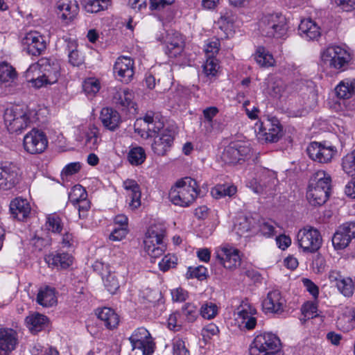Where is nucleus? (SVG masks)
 I'll list each match as a JSON object with an SVG mask.
<instances>
[{
	"label": "nucleus",
	"instance_id": "obj_1",
	"mask_svg": "<svg viewBox=\"0 0 355 355\" xmlns=\"http://www.w3.org/2000/svg\"><path fill=\"white\" fill-rule=\"evenodd\" d=\"M331 177L324 171H318L310 178L306 198L314 206L323 205L328 199L331 189Z\"/></svg>",
	"mask_w": 355,
	"mask_h": 355
},
{
	"label": "nucleus",
	"instance_id": "obj_2",
	"mask_svg": "<svg viewBox=\"0 0 355 355\" xmlns=\"http://www.w3.org/2000/svg\"><path fill=\"white\" fill-rule=\"evenodd\" d=\"M321 64L334 71H345L350 63L352 56L348 50L338 45H329L321 50Z\"/></svg>",
	"mask_w": 355,
	"mask_h": 355
},
{
	"label": "nucleus",
	"instance_id": "obj_3",
	"mask_svg": "<svg viewBox=\"0 0 355 355\" xmlns=\"http://www.w3.org/2000/svg\"><path fill=\"white\" fill-rule=\"evenodd\" d=\"M198 195L196 181L187 177L177 182L169 193L171 201L175 205L186 207L191 205Z\"/></svg>",
	"mask_w": 355,
	"mask_h": 355
},
{
	"label": "nucleus",
	"instance_id": "obj_4",
	"mask_svg": "<svg viewBox=\"0 0 355 355\" xmlns=\"http://www.w3.org/2000/svg\"><path fill=\"white\" fill-rule=\"evenodd\" d=\"M259 31L265 37L282 38L287 33L286 18L281 13H270L262 16L259 24Z\"/></svg>",
	"mask_w": 355,
	"mask_h": 355
},
{
	"label": "nucleus",
	"instance_id": "obj_5",
	"mask_svg": "<svg viewBox=\"0 0 355 355\" xmlns=\"http://www.w3.org/2000/svg\"><path fill=\"white\" fill-rule=\"evenodd\" d=\"M144 250L152 259L164 254L166 250L165 230L160 225L150 226L146 234Z\"/></svg>",
	"mask_w": 355,
	"mask_h": 355
},
{
	"label": "nucleus",
	"instance_id": "obj_6",
	"mask_svg": "<svg viewBox=\"0 0 355 355\" xmlns=\"http://www.w3.org/2000/svg\"><path fill=\"white\" fill-rule=\"evenodd\" d=\"M4 122L9 132H21L31 123L30 112L25 107L12 105L4 112Z\"/></svg>",
	"mask_w": 355,
	"mask_h": 355
},
{
	"label": "nucleus",
	"instance_id": "obj_7",
	"mask_svg": "<svg viewBox=\"0 0 355 355\" xmlns=\"http://www.w3.org/2000/svg\"><path fill=\"white\" fill-rule=\"evenodd\" d=\"M281 349L279 338L272 333L257 335L250 345V355H276Z\"/></svg>",
	"mask_w": 355,
	"mask_h": 355
},
{
	"label": "nucleus",
	"instance_id": "obj_8",
	"mask_svg": "<svg viewBox=\"0 0 355 355\" xmlns=\"http://www.w3.org/2000/svg\"><path fill=\"white\" fill-rule=\"evenodd\" d=\"M166 129L159 116L153 112H148L143 119H137L135 123V132L143 138L152 137Z\"/></svg>",
	"mask_w": 355,
	"mask_h": 355
},
{
	"label": "nucleus",
	"instance_id": "obj_9",
	"mask_svg": "<svg viewBox=\"0 0 355 355\" xmlns=\"http://www.w3.org/2000/svg\"><path fill=\"white\" fill-rule=\"evenodd\" d=\"M33 73H42L43 77L46 78L47 83L52 85L58 80L60 66L56 62L50 59L42 58L28 67L25 73L26 78H28Z\"/></svg>",
	"mask_w": 355,
	"mask_h": 355
},
{
	"label": "nucleus",
	"instance_id": "obj_10",
	"mask_svg": "<svg viewBox=\"0 0 355 355\" xmlns=\"http://www.w3.org/2000/svg\"><path fill=\"white\" fill-rule=\"evenodd\" d=\"M299 247L304 252L314 253L321 247L322 239L320 232L312 227L301 229L297 235Z\"/></svg>",
	"mask_w": 355,
	"mask_h": 355
},
{
	"label": "nucleus",
	"instance_id": "obj_11",
	"mask_svg": "<svg viewBox=\"0 0 355 355\" xmlns=\"http://www.w3.org/2000/svg\"><path fill=\"white\" fill-rule=\"evenodd\" d=\"M278 183L275 172L263 169L259 180L253 179L249 182V187L257 193L271 195L276 190Z\"/></svg>",
	"mask_w": 355,
	"mask_h": 355
},
{
	"label": "nucleus",
	"instance_id": "obj_12",
	"mask_svg": "<svg viewBox=\"0 0 355 355\" xmlns=\"http://www.w3.org/2000/svg\"><path fill=\"white\" fill-rule=\"evenodd\" d=\"M23 145L28 153L40 154L47 148L48 139L43 131L33 128L24 136Z\"/></svg>",
	"mask_w": 355,
	"mask_h": 355
},
{
	"label": "nucleus",
	"instance_id": "obj_13",
	"mask_svg": "<svg viewBox=\"0 0 355 355\" xmlns=\"http://www.w3.org/2000/svg\"><path fill=\"white\" fill-rule=\"evenodd\" d=\"M129 340L133 349H139L144 355H150L154 352V343L148 331L139 327L134 331Z\"/></svg>",
	"mask_w": 355,
	"mask_h": 355
},
{
	"label": "nucleus",
	"instance_id": "obj_14",
	"mask_svg": "<svg viewBox=\"0 0 355 355\" xmlns=\"http://www.w3.org/2000/svg\"><path fill=\"white\" fill-rule=\"evenodd\" d=\"M19 180V168L15 164L0 165V191L13 189Z\"/></svg>",
	"mask_w": 355,
	"mask_h": 355
},
{
	"label": "nucleus",
	"instance_id": "obj_15",
	"mask_svg": "<svg viewBox=\"0 0 355 355\" xmlns=\"http://www.w3.org/2000/svg\"><path fill=\"white\" fill-rule=\"evenodd\" d=\"M113 71L119 81L128 84L132 80L134 77V60L128 56H120L115 61Z\"/></svg>",
	"mask_w": 355,
	"mask_h": 355
},
{
	"label": "nucleus",
	"instance_id": "obj_16",
	"mask_svg": "<svg viewBox=\"0 0 355 355\" xmlns=\"http://www.w3.org/2000/svg\"><path fill=\"white\" fill-rule=\"evenodd\" d=\"M24 49L28 54L38 56L46 48V42L43 35L37 31H31L25 35L21 40Z\"/></svg>",
	"mask_w": 355,
	"mask_h": 355
},
{
	"label": "nucleus",
	"instance_id": "obj_17",
	"mask_svg": "<svg viewBox=\"0 0 355 355\" xmlns=\"http://www.w3.org/2000/svg\"><path fill=\"white\" fill-rule=\"evenodd\" d=\"M309 157L319 163H328L331 161L336 153V149L332 146L319 142H312L306 149Z\"/></svg>",
	"mask_w": 355,
	"mask_h": 355
},
{
	"label": "nucleus",
	"instance_id": "obj_18",
	"mask_svg": "<svg viewBox=\"0 0 355 355\" xmlns=\"http://www.w3.org/2000/svg\"><path fill=\"white\" fill-rule=\"evenodd\" d=\"M240 253L239 250L226 245L217 251L216 257L225 268L233 270L241 265Z\"/></svg>",
	"mask_w": 355,
	"mask_h": 355
},
{
	"label": "nucleus",
	"instance_id": "obj_19",
	"mask_svg": "<svg viewBox=\"0 0 355 355\" xmlns=\"http://www.w3.org/2000/svg\"><path fill=\"white\" fill-rule=\"evenodd\" d=\"M250 153L248 146L240 143H231L225 148L221 159L225 164H234L246 157Z\"/></svg>",
	"mask_w": 355,
	"mask_h": 355
},
{
	"label": "nucleus",
	"instance_id": "obj_20",
	"mask_svg": "<svg viewBox=\"0 0 355 355\" xmlns=\"http://www.w3.org/2000/svg\"><path fill=\"white\" fill-rule=\"evenodd\" d=\"M256 309L248 303L241 304L234 313L235 320L241 327L252 329L255 327L257 320L254 316Z\"/></svg>",
	"mask_w": 355,
	"mask_h": 355
},
{
	"label": "nucleus",
	"instance_id": "obj_21",
	"mask_svg": "<svg viewBox=\"0 0 355 355\" xmlns=\"http://www.w3.org/2000/svg\"><path fill=\"white\" fill-rule=\"evenodd\" d=\"M329 279L345 297L352 296L354 291V284L351 277L341 274L338 270H332L329 273Z\"/></svg>",
	"mask_w": 355,
	"mask_h": 355
},
{
	"label": "nucleus",
	"instance_id": "obj_22",
	"mask_svg": "<svg viewBox=\"0 0 355 355\" xmlns=\"http://www.w3.org/2000/svg\"><path fill=\"white\" fill-rule=\"evenodd\" d=\"M153 142L151 144L153 151L159 156L166 155L173 142V132L169 129L162 130L159 134L152 137Z\"/></svg>",
	"mask_w": 355,
	"mask_h": 355
},
{
	"label": "nucleus",
	"instance_id": "obj_23",
	"mask_svg": "<svg viewBox=\"0 0 355 355\" xmlns=\"http://www.w3.org/2000/svg\"><path fill=\"white\" fill-rule=\"evenodd\" d=\"M262 306L267 313H282L286 307V300L279 291L273 290L268 293Z\"/></svg>",
	"mask_w": 355,
	"mask_h": 355
},
{
	"label": "nucleus",
	"instance_id": "obj_24",
	"mask_svg": "<svg viewBox=\"0 0 355 355\" xmlns=\"http://www.w3.org/2000/svg\"><path fill=\"white\" fill-rule=\"evenodd\" d=\"M56 8L58 15L66 23L72 21L79 12V6L76 0H59Z\"/></svg>",
	"mask_w": 355,
	"mask_h": 355
},
{
	"label": "nucleus",
	"instance_id": "obj_25",
	"mask_svg": "<svg viewBox=\"0 0 355 355\" xmlns=\"http://www.w3.org/2000/svg\"><path fill=\"white\" fill-rule=\"evenodd\" d=\"M18 344L17 332L8 327L0 325V349L7 352L14 350Z\"/></svg>",
	"mask_w": 355,
	"mask_h": 355
},
{
	"label": "nucleus",
	"instance_id": "obj_26",
	"mask_svg": "<svg viewBox=\"0 0 355 355\" xmlns=\"http://www.w3.org/2000/svg\"><path fill=\"white\" fill-rule=\"evenodd\" d=\"M166 53L170 57H176L180 54L184 48V40L180 33L178 32H168L164 39Z\"/></svg>",
	"mask_w": 355,
	"mask_h": 355
},
{
	"label": "nucleus",
	"instance_id": "obj_27",
	"mask_svg": "<svg viewBox=\"0 0 355 355\" xmlns=\"http://www.w3.org/2000/svg\"><path fill=\"white\" fill-rule=\"evenodd\" d=\"M114 103L123 107H134V93L127 88L115 87L110 90Z\"/></svg>",
	"mask_w": 355,
	"mask_h": 355
},
{
	"label": "nucleus",
	"instance_id": "obj_28",
	"mask_svg": "<svg viewBox=\"0 0 355 355\" xmlns=\"http://www.w3.org/2000/svg\"><path fill=\"white\" fill-rule=\"evenodd\" d=\"M337 327L348 332L355 328V310L352 307H345L341 309L336 320Z\"/></svg>",
	"mask_w": 355,
	"mask_h": 355
},
{
	"label": "nucleus",
	"instance_id": "obj_29",
	"mask_svg": "<svg viewBox=\"0 0 355 355\" xmlns=\"http://www.w3.org/2000/svg\"><path fill=\"white\" fill-rule=\"evenodd\" d=\"M31 205L26 199L16 198L10 202V211L13 218L24 220L31 213Z\"/></svg>",
	"mask_w": 355,
	"mask_h": 355
},
{
	"label": "nucleus",
	"instance_id": "obj_30",
	"mask_svg": "<svg viewBox=\"0 0 355 355\" xmlns=\"http://www.w3.org/2000/svg\"><path fill=\"white\" fill-rule=\"evenodd\" d=\"M235 19L236 17L232 10H225L221 12L220 17L218 21L219 28L223 32V35H220L221 38H228L233 36Z\"/></svg>",
	"mask_w": 355,
	"mask_h": 355
},
{
	"label": "nucleus",
	"instance_id": "obj_31",
	"mask_svg": "<svg viewBox=\"0 0 355 355\" xmlns=\"http://www.w3.org/2000/svg\"><path fill=\"white\" fill-rule=\"evenodd\" d=\"M123 187L126 190L130 202L129 207L131 209H136L141 205V190L139 185L134 180H126L123 182Z\"/></svg>",
	"mask_w": 355,
	"mask_h": 355
},
{
	"label": "nucleus",
	"instance_id": "obj_32",
	"mask_svg": "<svg viewBox=\"0 0 355 355\" xmlns=\"http://www.w3.org/2000/svg\"><path fill=\"white\" fill-rule=\"evenodd\" d=\"M259 139L269 142H276L281 137V127L277 124L268 123L266 126L261 123L257 133Z\"/></svg>",
	"mask_w": 355,
	"mask_h": 355
},
{
	"label": "nucleus",
	"instance_id": "obj_33",
	"mask_svg": "<svg viewBox=\"0 0 355 355\" xmlns=\"http://www.w3.org/2000/svg\"><path fill=\"white\" fill-rule=\"evenodd\" d=\"M97 318L102 322L103 324L108 329L116 328L119 323V317L112 309L103 307L96 310Z\"/></svg>",
	"mask_w": 355,
	"mask_h": 355
},
{
	"label": "nucleus",
	"instance_id": "obj_34",
	"mask_svg": "<svg viewBox=\"0 0 355 355\" xmlns=\"http://www.w3.org/2000/svg\"><path fill=\"white\" fill-rule=\"evenodd\" d=\"M45 261L49 266L64 269L71 265L73 257L66 252H55L47 254Z\"/></svg>",
	"mask_w": 355,
	"mask_h": 355
},
{
	"label": "nucleus",
	"instance_id": "obj_35",
	"mask_svg": "<svg viewBox=\"0 0 355 355\" xmlns=\"http://www.w3.org/2000/svg\"><path fill=\"white\" fill-rule=\"evenodd\" d=\"M100 119L103 125L107 129L112 131L116 130L121 123L119 113L110 107H104L102 109Z\"/></svg>",
	"mask_w": 355,
	"mask_h": 355
},
{
	"label": "nucleus",
	"instance_id": "obj_36",
	"mask_svg": "<svg viewBox=\"0 0 355 355\" xmlns=\"http://www.w3.org/2000/svg\"><path fill=\"white\" fill-rule=\"evenodd\" d=\"M299 31L302 37L309 40H315L320 35V27L311 19L301 20Z\"/></svg>",
	"mask_w": 355,
	"mask_h": 355
},
{
	"label": "nucleus",
	"instance_id": "obj_37",
	"mask_svg": "<svg viewBox=\"0 0 355 355\" xmlns=\"http://www.w3.org/2000/svg\"><path fill=\"white\" fill-rule=\"evenodd\" d=\"M101 142V137L99 129L94 125H90L84 132L83 144L87 148L96 150Z\"/></svg>",
	"mask_w": 355,
	"mask_h": 355
},
{
	"label": "nucleus",
	"instance_id": "obj_38",
	"mask_svg": "<svg viewBox=\"0 0 355 355\" xmlns=\"http://www.w3.org/2000/svg\"><path fill=\"white\" fill-rule=\"evenodd\" d=\"M36 301L44 307H50L56 304L57 297L55 289L48 286L41 287L38 291Z\"/></svg>",
	"mask_w": 355,
	"mask_h": 355
},
{
	"label": "nucleus",
	"instance_id": "obj_39",
	"mask_svg": "<svg viewBox=\"0 0 355 355\" xmlns=\"http://www.w3.org/2000/svg\"><path fill=\"white\" fill-rule=\"evenodd\" d=\"M25 322L32 333H37L47 325L48 318L43 314L33 313L26 318Z\"/></svg>",
	"mask_w": 355,
	"mask_h": 355
},
{
	"label": "nucleus",
	"instance_id": "obj_40",
	"mask_svg": "<svg viewBox=\"0 0 355 355\" xmlns=\"http://www.w3.org/2000/svg\"><path fill=\"white\" fill-rule=\"evenodd\" d=\"M338 97L349 98L355 94V79L347 78L341 81L335 89Z\"/></svg>",
	"mask_w": 355,
	"mask_h": 355
},
{
	"label": "nucleus",
	"instance_id": "obj_41",
	"mask_svg": "<svg viewBox=\"0 0 355 355\" xmlns=\"http://www.w3.org/2000/svg\"><path fill=\"white\" fill-rule=\"evenodd\" d=\"M272 95L275 97H288L294 92V85H286L282 80H275L271 86Z\"/></svg>",
	"mask_w": 355,
	"mask_h": 355
},
{
	"label": "nucleus",
	"instance_id": "obj_42",
	"mask_svg": "<svg viewBox=\"0 0 355 355\" xmlns=\"http://www.w3.org/2000/svg\"><path fill=\"white\" fill-rule=\"evenodd\" d=\"M254 60L262 67H269L275 64L272 55L263 46H259L254 54Z\"/></svg>",
	"mask_w": 355,
	"mask_h": 355
},
{
	"label": "nucleus",
	"instance_id": "obj_43",
	"mask_svg": "<svg viewBox=\"0 0 355 355\" xmlns=\"http://www.w3.org/2000/svg\"><path fill=\"white\" fill-rule=\"evenodd\" d=\"M345 231L343 228L339 227L332 237V244L336 250L345 249L352 241L349 236L345 234Z\"/></svg>",
	"mask_w": 355,
	"mask_h": 355
},
{
	"label": "nucleus",
	"instance_id": "obj_44",
	"mask_svg": "<svg viewBox=\"0 0 355 355\" xmlns=\"http://www.w3.org/2000/svg\"><path fill=\"white\" fill-rule=\"evenodd\" d=\"M69 62L73 67H80L84 63L85 58L77 49L76 44L69 42L67 44Z\"/></svg>",
	"mask_w": 355,
	"mask_h": 355
},
{
	"label": "nucleus",
	"instance_id": "obj_45",
	"mask_svg": "<svg viewBox=\"0 0 355 355\" xmlns=\"http://www.w3.org/2000/svg\"><path fill=\"white\" fill-rule=\"evenodd\" d=\"M111 5V0H87L84 4L87 12L97 13L107 10Z\"/></svg>",
	"mask_w": 355,
	"mask_h": 355
},
{
	"label": "nucleus",
	"instance_id": "obj_46",
	"mask_svg": "<svg viewBox=\"0 0 355 355\" xmlns=\"http://www.w3.org/2000/svg\"><path fill=\"white\" fill-rule=\"evenodd\" d=\"M341 166L345 173L355 177V149L342 158Z\"/></svg>",
	"mask_w": 355,
	"mask_h": 355
},
{
	"label": "nucleus",
	"instance_id": "obj_47",
	"mask_svg": "<svg viewBox=\"0 0 355 355\" xmlns=\"http://www.w3.org/2000/svg\"><path fill=\"white\" fill-rule=\"evenodd\" d=\"M46 229L54 234H60L63 229L61 218L56 214H49L46 220Z\"/></svg>",
	"mask_w": 355,
	"mask_h": 355
},
{
	"label": "nucleus",
	"instance_id": "obj_48",
	"mask_svg": "<svg viewBox=\"0 0 355 355\" xmlns=\"http://www.w3.org/2000/svg\"><path fill=\"white\" fill-rule=\"evenodd\" d=\"M17 73L14 68L6 62H0V83H9L14 81Z\"/></svg>",
	"mask_w": 355,
	"mask_h": 355
},
{
	"label": "nucleus",
	"instance_id": "obj_49",
	"mask_svg": "<svg viewBox=\"0 0 355 355\" xmlns=\"http://www.w3.org/2000/svg\"><path fill=\"white\" fill-rule=\"evenodd\" d=\"M146 157L144 149L139 146L131 148L128 155L129 162L134 166H139L144 163Z\"/></svg>",
	"mask_w": 355,
	"mask_h": 355
},
{
	"label": "nucleus",
	"instance_id": "obj_50",
	"mask_svg": "<svg viewBox=\"0 0 355 355\" xmlns=\"http://www.w3.org/2000/svg\"><path fill=\"white\" fill-rule=\"evenodd\" d=\"M100 88V82L95 78H88L83 83V91L89 98L94 97L98 92Z\"/></svg>",
	"mask_w": 355,
	"mask_h": 355
},
{
	"label": "nucleus",
	"instance_id": "obj_51",
	"mask_svg": "<svg viewBox=\"0 0 355 355\" xmlns=\"http://www.w3.org/2000/svg\"><path fill=\"white\" fill-rule=\"evenodd\" d=\"M236 192V187L233 185L219 184L211 190V195L216 198L232 196Z\"/></svg>",
	"mask_w": 355,
	"mask_h": 355
},
{
	"label": "nucleus",
	"instance_id": "obj_52",
	"mask_svg": "<svg viewBox=\"0 0 355 355\" xmlns=\"http://www.w3.org/2000/svg\"><path fill=\"white\" fill-rule=\"evenodd\" d=\"M102 279L104 286L109 293L114 294L117 291L119 288V282L114 272H108Z\"/></svg>",
	"mask_w": 355,
	"mask_h": 355
},
{
	"label": "nucleus",
	"instance_id": "obj_53",
	"mask_svg": "<svg viewBox=\"0 0 355 355\" xmlns=\"http://www.w3.org/2000/svg\"><path fill=\"white\" fill-rule=\"evenodd\" d=\"M219 69L218 60L215 58H207L205 63L203 64V72L207 77H214L216 76Z\"/></svg>",
	"mask_w": 355,
	"mask_h": 355
},
{
	"label": "nucleus",
	"instance_id": "obj_54",
	"mask_svg": "<svg viewBox=\"0 0 355 355\" xmlns=\"http://www.w3.org/2000/svg\"><path fill=\"white\" fill-rule=\"evenodd\" d=\"M87 196V194L85 189L82 186L77 184L75 185L69 192V200L73 205H76L77 202L84 200Z\"/></svg>",
	"mask_w": 355,
	"mask_h": 355
},
{
	"label": "nucleus",
	"instance_id": "obj_55",
	"mask_svg": "<svg viewBox=\"0 0 355 355\" xmlns=\"http://www.w3.org/2000/svg\"><path fill=\"white\" fill-rule=\"evenodd\" d=\"M219 110L215 106H211L205 108L202 111L205 122L207 124L206 127L207 132H211L214 126L213 119L218 114Z\"/></svg>",
	"mask_w": 355,
	"mask_h": 355
},
{
	"label": "nucleus",
	"instance_id": "obj_56",
	"mask_svg": "<svg viewBox=\"0 0 355 355\" xmlns=\"http://www.w3.org/2000/svg\"><path fill=\"white\" fill-rule=\"evenodd\" d=\"M220 46V41L218 38L208 40L205 44L204 49L207 58H214V55L218 53Z\"/></svg>",
	"mask_w": 355,
	"mask_h": 355
},
{
	"label": "nucleus",
	"instance_id": "obj_57",
	"mask_svg": "<svg viewBox=\"0 0 355 355\" xmlns=\"http://www.w3.org/2000/svg\"><path fill=\"white\" fill-rule=\"evenodd\" d=\"M200 315L202 318L210 320L218 313V306L213 302H205L200 308Z\"/></svg>",
	"mask_w": 355,
	"mask_h": 355
},
{
	"label": "nucleus",
	"instance_id": "obj_58",
	"mask_svg": "<svg viewBox=\"0 0 355 355\" xmlns=\"http://www.w3.org/2000/svg\"><path fill=\"white\" fill-rule=\"evenodd\" d=\"M182 311L186 320L189 322L195 321L198 317L197 306L193 303H187L184 304L182 308Z\"/></svg>",
	"mask_w": 355,
	"mask_h": 355
},
{
	"label": "nucleus",
	"instance_id": "obj_59",
	"mask_svg": "<svg viewBox=\"0 0 355 355\" xmlns=\"http://www.w3.org/2000/svg\"><path fill=\"white\" fill-rule=\"evenodd\" d=\"M177 263V257L172 254H168L165 255L159 263V267L161 270L165 272L171 268H175Z\"/></svg>",
	"mask_w": 355,
	"mask_h": 355
},
{
	"label": "nucleus",
	"instance_id": "obj_60",
	"mask_svg": "<svg viewBox=\"0 0 355 355\" xmlns=\"http://www.w3.org/2000/svg\"><path fill=\"white\" fill-rule=\"evenodd\" d=\"M187 275L189 278H196L202 281L205 279L207 277V269L202 266L195 268L189 267Z\"/></svg>",
	"mask_w": 355,
	"mask_h": 355
},
{
	"label": "nucleus",
	"instance_id": "obj_61",
	"mask_svg": "<svg viewBox=\"0 0 355 355\" xmlns=\"http://www.w3.org/2000/svg\"><path fill=\"white\" fill-rule=\"evenodd\" d=\"M250 230V223L247 218L241 217L234 223V230L240 236Z\"/></svg>",
	"mask_w": 355,
	"mask_h": 355
},
{
	"label": "nucleus",
	"instance_id": "obj_62",
	"mask_svg": "<svg viewBox=\"0 0 355 355\" xmlns=\"http://www.w3.org/2000/svg\"><path fill=\"white\" fill-rule=\"evenodd\" d=\"M173 353V355H189V352L185 346L184 341L180 338L174 339Z\"/></svg>",
	"mask_w": 355,
	"mask_h": 355
},
{
	"label": "nucleus",
	"instance_id": "obj_63",
	"mask_svg": "<svg viewBox=\"0 0 355 355\" xmlns=\"http://www.w3.org/2000/svg\"><path fill=\"white\" fill-rule=\"evenodd\" d=\"M27 80L36 88H40L43 86L49 85L47 83L46 78L43 77L42 73H33Z\"/></svg>",
	"mask_w": 355,
	"mask_h": 355
},
{
	"label": "nucleus",
	"instance_id": "obj_64",
	"mask_svg": "<svg viewBox=\"0 0 355 355\" xmlns=\"http://www.w3.org/2000/svg\"><path fill=\"white\" fill-rule=\"evenodd\" d=\"M333 2L343 11L350 12L355 10V0H333Z\"/></svg>",
	"mask_w": 355,
	"mask_h": 355
}]
</instances>
